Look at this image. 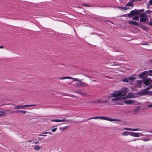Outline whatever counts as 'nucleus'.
<instances>
[{"mask_svg": "<svg viewBox=\"0 0 152 152\" xmlns=\"http://www.w3.org/2000/svg\"><path fill=\"white\" fill-rule=\"evenodd\" d=\"M44 134H45V133H44ZM44 134V133L43 134H42V135H40V136H47L46 135H44V134Z\"/></svg>", "mask_w": 152, "mask_h": 152, "instance_id": "46", "label": "nucleus"}, {"mask_svg": "<svg viewBox=\"0 0 152 152\" xmlns=\"http://www.w3.org/2000/svg\"><path fill=\"white\" fill-rule=\"evenodd\" d=\"M143 83L146 86H147L152 83V80L150 78L144 79Z\"/></svg>", "mask_w": 152, "mask_h": 152, "instance_id": "5", "label": "nucleus"}, {"mask_svg": "<svg viewBox=\"0 0 152 152\" xmlns=\"http://www.w3.org/2000/svg\"><path fill=\"white\" fill-rule=\"evenodd\" d=\"M21 110H17V111H15V113H21Z\"/></svg>", "mask_w": 152, "mask_h": 152, "instance_id": "40", "label": "nucleus"}, {"mask_svg": "<svg viewBox=\"0 0 152 152\" xmlns=\"http://www.w3.org/2000/svg\"><path fill=\"white\" fill-rule=\"evenodd\" d=\"M128 23L129 24H132L135 26H138V23L136 21H134L130 20L128 21Z\"/></svg>", "mask_w": 152, "mask_h": 152, "instance_id": "11", "label": "nucleus"}, {"mask_svg": "<svg viewBox=\"0 0 152 152\" xmlns=\"http://www.w3.org/2000/svg\"><path fill=\"white\" fill-rule=\"evenodd\" d=\"M147 20L146 18H140V21L141 22H145Z\"/></svg>", "mask_w": 152, "mask_h": 152, "instance_id": "19", "label": "nucleus"}, {"mask_svg": "<svg viewBox=\"0 0 152 152\" xmlns=\"http://www.w3.org/2000/svg\"><path fill=\"white\" fill-rule=\"evenodd\" d=\"M124 130H127L129 131H140L141 130L137 128V129H132L128 128H124Z\"/></svg>", "mask_w": 152, "mask_h": 152, "instance_id": "13", "label": "nucleus"}, {"mask_svg": "<svg viewBox=\"0 0 152 152\" xmlns=\"http://www.w3.org/2000/svg\"><path fill=\"white\" fill-rule=\"evenodd\" d=\"M41 148L38 145L35 146L34 148V149L36 150H39Z\"/></svg>", "mask_w": 152, "mask_h": 152, "instance_id": "29", "label": "nucleus"}, {"mask_svg": "<svg viewBox=\"0 0 152 152\" xmlns=\"http://www.w3.org/2000/svg\"><path fill=\"white\" fill-rule=\"evenodd\" d=\"M142 45H145V44H142Z\"/></svg>", "mask_w": 152, "mask_h": 152, "instance_id": "52", "label": "nucleus"}, {"mask_svg": "<svg viewBox=\"0 0 152 152\" xmlns=\"http://www.w3.org/2000/svg\"><path fill=\"white\" fill-rule=\"evenodd\" d=\"M143 83V80H139L137 81V85L139 88L142 87V84Z\"/></svg>", "mask_w": 152, "mask_h": 152, "instance_id": "8", "label": "nucleus"}, {"mask_svg": "<svg viewBox=\"0 0 152 152\" xmlns=\"http://www.w3.org/2000/svg\"><path fill=\"white\" fill-rule=\"evenodd\" d=\"M148 136H152V134L151 135H148Z\"/></svg>", "mask_w": 152, "mask_h": 152, "instance_id": "50", "label": "nucleus"}, {"mask_svg": "<svg viewBox=\"0 0 152 152\" xmlns=\"http://www.w3.org/2000/svg\"><path fill=\"white\" fill-rule=\"evenodd\" d=\"M149 132L150 133H152V131H150Z\"/></svg>", "mask_w": 152, "mask_h": 152, "instance_id": "49", "label": "nucleus"}, {"mask_svg": "<svg viewBox=\"0 0 152 152\" xmlns=\"http://www.w3.org/2000/svg\"><path fill=\"white\" fill-rule=\"evenodd\" d=\"M147 74L146 71L142 72L141 74H139V77L140 78L142 79L143 77H145L146 75Z\"/></svg>", "mask_w": 152, "mask_h": 152, "instance_id": "9", "label": "nucleus"}, {"mask_svg": "<svg viewBox=\"0 0 152 152\" xmlns=\"http://www.w3.org/2000/svg\"><path fill=\"white\" fill-rule=\"evenodd\" d=\"M129 81H132L134 80L135 79V77L133 76L129 77H128Z\"/></svg>", "mask_w": 152, "mask_h": 152, "instance_id": "21", "label": "nucleus"}, {"mask_svg": "<svg viewBox=\"0 0 152 152\" xmlns=\"http://www.w3.org/2000/svg\"><path fill=\"white\" fill-rule=\"evenodd\" d=\"M117 92L115 91V92L112 93L111 94V96H112L113 97H116L117 96H120L119 95H118V93H117Z\"/></svg>", "mask_w": 152, "mask_h": 152, "instance_id": "15", "label": "nucleus"}, {"mask_svg": "<svg viewBox=\"0 0 152 152\" xmlns=\"http://www.w3.org/2000/svg\"><path fill=\"white\" fill-rule=\"evenodd\" d=\"M5 112L9 113H15V111H13L12 110H5Z\"/></svg>", "mask_w": 152, "mask_h": 152, "instance_id": "27", "label": "nucleus"}, {"mask_svg": "<svg viewBox=\"0 0 152 152\" xmlns=\"http://www.w3.org/2000/svg\"><path fill=\"white\" fill-rule=\"evenodd\" d=\"M127 92L126 90L124 89L121 91H119L118 92V95L120 96H125L127 94Z\"/></svg>", "mask_w": 152, "mask_h": 152, "instance_id": "6", "label": "nucleus"}, {"mask_svg": "<svg viewBox=\"0 0 152 152\" xmlns=\"http://www.w3.org/2000/svg\"><path fill=\"white\" fill-rule=\"evenodd\" d=\"M15 109L16 110L24 109L25 107H30L36 106L35 104L20 105H15Z\"/></svg>", "mask_w": 152, "mask_h": 152, "instance_id": "3", "label": "nucleus"}, {"mask_svg": "<svg viewBox=\"0 0 152 152\" xmlns=\"http://www.w3.org/2000/svg\"><path fill=\"white\" fill-rule=\"evenodd\" d=\"M57 128H55L54 129H52L51 131L52 132H54L56 131V130H57Z\"/></svg>", "mask_w": 152, "mask_h": 152, "instance_id": "37", "label": "nucleus"}, {"mask_svg": "<svg viewBox=\"0 0 152 152\" xmlns=\"http://www.w3.org/2000/svg\"><path fill=\"white\" fill-rule=\"evenodd\" d=\"M50 121L51 122H64L65 121V120L63 119H51Z\"/></svg>", "mask_w": 152, "mask_h": 152, "instance_id": "12", "label": "nucleus"}, {"mask_svg": "<svg viewBox=\"0 0 152 152\" xmlns=\"http://www.w3.org/2000/svg\"><path fill=\"white\" fill-rule=\"evenodd\" d=\"M149 25H150V26H152V21L151 22H150L149 23Z\"/></svg>", "mask_w": 152, "mask_h": 152, "instance_id": "43", "label": "nucleus"}, {"mask_svg": "<svg viewBox=\"0 0 152 152\" xmlns=\"http://www.w3.org/2000/svg\"><path fill=\"white\" fill-rule=\"evenodd\" d=\"M146 71L147 72V75L149 76H152V70Z\"/></svg>", "mask_w": 152, "mask_h": 152, "instance_id": "18", "label": "nucleus"}, {"mask_svg": "<svg viewBox=\"0 0 152 152\" xmlns=\"http://www.w3.org/2000/svg\"><path fill=\"white\" fill-rule=\"evenodd\" d=\"M45 134H49L50 135H51L52 134V133L51 132H46L45 133Z\"/></svg>", "mask_w": 152, "mask_h": 152, "instance_id": "39", "label": "nucleus"}, {"mask_svg": "<svg viewBox=\"0 0 152 152\" xmlns=\"http://www.w3.org/2000/svg\"><path fill=\"white\" fill-rule=\"evenodd\" d=\"M141 28H142V29H143V30H145V28H143V27H142V26L141 27Z\"/></svg>", "mask_w": 152, "mask_h": 152, "instance_id": "48", "label": "nucleus"}, {"mask_svg": "<svg viewBox=\"0 0 152 152\" xmlns=\"http://www.w3.org/2000/svg\"><path fill=\"white\" fill-rule=\"evenodd\" d=\"M21 113L23 114H25L26 113V112L24 110H21Z\"/></svg>", "mask_w": 152, "mask_h": 152, "instance_id": "38", "label": "nucleus"}, {"mask_svg": "<svg viewBox=\"0 0 152 152\" xmlns=\"http://www.w3.org/2000/svg\"><path fill=\"white\" fill-rule=\"evenodd\" d=\"M87 121V120L84 121Z\"/></svg>", "mask_w": 152, "mask_h": 152, "instance_id": "53", "label": "nucleus"}, {"mask_svg": "<svg viewBox=\"0 0 152 152\" xmlns=\"http://www.w3.org/2000/svg\"><path fill=\"white\" fill-rule=\"evenodd\" d=\"M122 16L123 17H127V15L126 14Z\"/></svg>", "mask_w": 152, "mask_h": 152, "instance_id": "45", "label": "nucleus"}, {"mask_svg": "<svg viewBox=\"0 0 152 152\" xmlns=\"http://www.w3.org/2000/svg\"><path fill=\"white\" fill-rule=\"evenodd\" d=\"M117 7L119 9H124L125 10H127L129 8L128 7Z\"/></svg>", "mask_w": 152, "mask_h": 152, "instance_id": "23", "label": "nucleus"}, {"mask_svg": "<svg viewBox=\"0 0 152 152\" xmlns=\"http://www.w3.org/2000/svg\"><path fill=\"white\" fill-rule=\"evenodd\" d=\"M152 87V85H150L148 87L146 88V90H149V89H151Z\"/></svg>", "mask_w": 152, "mask_h": 152, "instance_id": "32", "label": "nucleus"}, {"mask_svg": "<svg viewBox=\"0 0 152 152\" xmlns=\"http://www.w3.org/2000/svg\"><path fill=\"white\" fill-rule=\"evenodd\" d=\"M140 140V139H138V138L132 140L131 141H129V142H130L131 141H135L137 140Z\"/></svg>", "mask_w": 152, "mask_h": 152, "instance_id": "36", "label": "nucleus"}, {"mask_svg": "<svg viewBox=\"0 0 152 152\" xmlns=\"http://www.w3.org/2000/svg\"><path fill=\"white\" fill-rule=\"evenodd\" d=\"M142 0H136V1H142Z\"/></svg>", "mask_w": 152, "mask_h": 152, "instance_id": "51", "label": "nucleus"}, {"mask_svg": "<svg viewBox=\"0 0 152 152\" xmlns=\"http://www.w3.org/2000/svg\"><path fill=\"white\" fill-rule=\"evenodd\" d=\"M70 79H71L72 80L70 82H69L68 80H67V83L68 84H70L71 83L75 82V81L74 80V79L77 80H78V79L77 78H74L70 77L67 76V80Z\"/></svg>", "mask_w": 152, "mask_h": 152, "instance_id": "10", "label": "nucleus"}, {"mask_svg": "<svg viewBox=\"0 0 152 152\" xmlns=\"http://www.w3.org/2000/svg\"><path fill=\"white\" fill-rule=\"evenodd\" d=\"M149 3L150 5H152V0H150L149 1Z\"/></svg>", "mask_w": 152, "mask_h": 152, "instance_id": "41", "label": "nucleus"}, {"mask_svg": "<svg viewBox=\"0 0 152 152\" xmlns=\"http://www.w3.org/2000/svg\"><path fill=\"white\" fill-rule=\"evenodd\" d=\"M98 118H100L101 119H103L104 120H106L109 121H116V119H112L111 118H108L105 117H98V116L91 118H90L87 119V120H89L93 119H98Z\"/></svg>", "mask_w": 152, "mask_h": 152, "instance_id": "2", "label": "nucleus"}, {"mask_svg": "<svg viewBox=\"0 0 152 152\" xmlns=\"http://www.w3.org/2000/svg\"><path fill=\"white\" fill-rule=\"evenodd\" d=\"M140 18H146L147 17L146 14L145 13H142L140 15Z\"/></svg>", "mask_w": 152, "mask_h": 152, "instance_id": "17", "label": "nucleus"}, {"mask_svg": "<svg viewBox=\"0 0 152 152\" xmlns=\"http://www.w3.org/2000/svg\"><path fill=\"white\" fill-rule=\"evenodd\" d=\"M124 103L127 104H130L133 103L134 102L132 100H129L124 101Z\"/></svg>", "mask_w": 152, "mask_h": 152, "instance_id": "14", "label": "nucleus"}, {"mask_svg": "<svg viewBox=\"0 0 152 152\" xmlns=\"http://www.w3.org/2000/svg\"><path fill=\"white\" fill-rule=\"evenodd\" d=\"M129 134L132 136L136 137H139L140 136H143L144 135L142 133H135L133 132H129Z\"/></svg>", "mask_w": 152, "mask_h": 152, "instance_id": "4", "label": "nucleus"}, {"mask_svg": "<svg viewBox=\"0 0 152 152\" xmlns=\"http://www.w3.org/2000/svg\"><path fill=\"white\" fill-rule=\"evenodd\" d=\"M120 99V98L119 97H116L115 98H113L111 99V100L112 102H113L115 101H118Z\"/></svg>", "mask_w": 152, "mask_h": 152, "instance_id": "22", "label": "nucleus"}, {"mask_svg": "<svg viewBox=\"0 0 152 152\" xmlns=\"http://www.w3.org/2000/svg\"><path fill=\"white\" fill-rule=\"evenodd\" d=\"M140 108V107L138 106L134 110V113L135 114H137L139 112V110Z\"/></svg>", "mask_w": 152, "mask_h": 152, "instance_id": "16", "label": "nucleus"}, {"mask_svg": "<svg viewBox=\"0 0 152 152\" xmlns=\"http://www.w3.org/2000/svg\"><path fill=\"white\" fill-rule=\"evenodd\" d=\"M83 5L84 7H90V5L88 4H83Z\"/></svg>", "mask_w": 152, "mask_h": 152, "instance_id": "35", "label": "nucleus"}, {"mask_svg": "<svg viewBox=\"0 0 152 152\" xmlns=\"http://www.w3.org/2000/svg\"><path fill=\"white\" fill-rule=\"evenodd\" d=\"M148 106L150 107H152V104H149L148 105Z\"/></svg>", "mask_w": 152, "mask_h": 152, "instance_id": "44", "label": "nucleus"}, {"mask_svg": "<svg viewBox=\"0 0 152 152\" xmlns=\"http://www.w3.org/2000/svg\"><path fill=\"white\" fill-rule=\"evenodd\" d=\"M98 102L99 103H107V101L106 100L105 101H102L101 100H99L98 101Z\"/></svg>", "mask_w": 152, "mask_h": 152, "instance_id": "30", "label": "nucleus"}, {"mask_svg": "<svg viewBox=\"0 0 152 152\" xmlns=\"http://www.w3.org/2000/svg\"><path fill=\"white\" fill-rule=\"evenodd\" d=\"M1 113H0V116L1 117L4 116V115L5 112L3 111L0 112Z\"/></svg>", "mask_w": 152, "mask_h": 152, "instance_id": "33", "label": "nucleus"}, {"mask_svg": "<svg viewBox=\"0 0 152 152\" xmlns=\"http://www.w3.org/2000/svg\"><path fill=\"white\" fill-rule=\"evenodd\" d=\"M66 79V77H63L62 78H60L59 79H61V80H63V79Z\"/></svg>", "mask_w": 152, "mask_h": 152, "instance_id": "42", "label": "nucleus"}, {"mask_svg": "<svg viewBox=\"0 0 152 152\" xmlns=\"http://www.w3.org/2000/svg\"><path fill=\"white\" fill-rule=\"evenodd\" d=\"M87 85L84 83L80 81V87H83Z\"/></svg>", "mask_w": 152, "mask_h": 152, "instance_id": "25", "label": "nucleus"}, {"mask_svg": "<svg viewBox=\"0 0 152 152\" xmlns=\"http://www.w3.org/2000/svg\"><path fill=\"white\" fill-rule=\"evenodd\" d=\"M76 86L78 87H80V81H79V82H77L75 83Z\"/></svg>", "mask_w": 152, "mask_h": 152, "instance_id": "26", "label": "nucleus"}, {"mask_svg": "<svg viewBox=\"0 0 152 152\" xmlns=\"http://www.w3.org/2000/svg\"><path fill=\"white\" fill-rule=\"evenodd\" d=\"M134 5L132 3L130 2H128L125 5V7L129 6L131 7Z\"/></svg>", "mask_w": 152, "mask_h": 152, "instance_id": "20", "label": "nucleus"}, {"mask_svg": "<svg viewBox=\"0 0 152 152\" xmlns=\"http://www.w3.org/2000/svg\"><path fill=\"white\" fill-rule=\"evenodd\" d=\"M4 47L3 46H0V48H2Z\"/></svg>", "mask_w": 152, "mask_h": 152, "instance_id": "47", "label": "nucleus"}, {"mask_svg": "<svg viewBox=\"0 0 152 152\" xmlns=\"http://www.w3.org/2000/svg\"><path fill=\"white\" fill-rule=\"evenodd\" d=\"M144 11H141L140 10H135L131 11L130 13L129 14L127 15V17H131L134 16L135 15H138L141 12H143Z\"/></svg>", "mask_w": 152, "mask_h": 152, "instance_id": "1", "label": "nucleus"}, {"mask_svg": "<svg viewBox=\"0 0 152 152\" xmlns=\"http://www.w3.org/2000/svg\"><path fill=\"white\" fill-rule=\"evenodd\" d=\"M122 81L124 82H127V83L129 82V81L128 78H126L124 79H123Z\"/></svg>", "mask_w": 152, "mask_h": 152, "instance_id": "28", "label": "nucleus"}, {"mask_svg": "<svg viewBox=\"0 0 152 152\" xmlns=\"http://www.w3.org/2000/svg\"><path fill=\"white\" fill-rule=\"evenodd\" d=\"M142 140L143 141L146 142V141H148L149 140V138H147V139L143 138L142 139Z\"/></svg>", "mask_w": 152, "mask_h": 152, "instance_id": "34", "label": "nucleus"}, {"mask_svg": "<svg viewBox=\"0 0 152 152\" xmlns=\"http://www.w3.org/2000/svg\"><path fill=\"white\" fill-rule=\"evenodd\" d=\"M128 132H127V131H126V132H124L122 134V135H124L125 136H127L128 135V134H128Z\"/></svg>", "mask_w": 152, "mask_h": 152, "instance_id": "31", "label": "nucleus"}, {"mask_svg": "<svg viewBox=\"0 0 152 152\" xmlns=\"http://www.w3.org/2000/svg\"><path fill=\"white\" fill-rule=\"evenodd\" d=\"M139 17L138 16H135L132 18V19L135 20H139Z\"/></svg>", "mask_w": 152, "mask_h": 152, "instance_id": "24", "label": "nucleus"}, {"mask_svg": "<svg viewBox=\"0 0 152 152\" xmlns=\"http://www.w3.org/2000/svg\"><path fill=\"white\" fill-rule=\"evenodd\" d=\"M150 92L146 89L142 91L139 92V94L141 95H146L149 94Z\"/></svg>", "mask_w": 152, "mask_h": 152, "instance_id": "7", "label": "nucleus"}]
</instances>
